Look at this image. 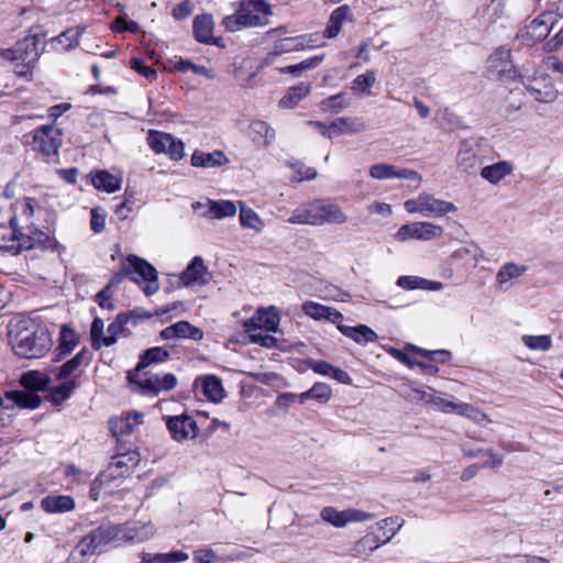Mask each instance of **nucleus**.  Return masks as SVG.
<instances>
[{"instance_id":"obj_1","label":"nucleus","mask_w":563,"mask_h":563,"mask_svg":"<svg viewBox=\"0 0 563 563\" xmlns=\"http://www.w3.org/2000/svg\"><path fill=\"white\" fill-rule=\"evenodd\" d=\"M9 338L13 352L25 358H40L53 346L49 330L37 319L16 320L10 327Z\"/></svg>"},{"instance_id":"obj_2","label":"nucleus","mask_w":563,"mask_h":563,"mask_svg":"<svg viewBox=\"0 0 563 563\" xmlns=\"http://www.w3.org/2000/svg\"><path fill=\"white\" fill-rule=\"evenodd\" d=\"M153 534V528L147 525L140 526L135 533H131L128 528L118 526H101L85 536L76 547L67 563H77L76 553L81 556L92 555L101 551L110 543L120 544L124 540L144 541Z\"/></svg>"},{"instance_id":"obj_3","label":"nucleus","mask_w":563,"mask_h":563,"mask_svg":"<svg viewBox=\"0 0 563 563\" xmlns=\"http://www.w3.org/2000/svg\"><path fill=\"white\" fill-rule=\"evenodd\" d=\"M234 12L222 19V26L228 32L243 29L261 27L268 24L272 7L266 0H241L233 3Z\"/></svg>"},{"instance_id":"obj_4","label":"nucleus","mask_w":563,"mask_h":563,"mask_svg":"<svg viewBox=\"0 0 563 563\" xmlns=\"http://www.w3.org/2000/svg\"><path fill=\"white\" fill-rule=\"evenodd\" d=\"M142 285V290L146 296H152L159 289L158 274L156 268L144 258L136 255H128L121 265V269L109 280L107 287L119 286L124 278Z\"/></svg>"},{"instance_id":"obj_5","label":"nucleus","mask_w":563,"mask_h":563,"mask_svg":"<svg viewBox=\"0 0 563 563\" xmlns=\"http://www.w3.org/2000/svg\"><path fill=\"white\" fill-rule=\"evenodd\" d=\"M36 202L34 199L24 198L13 206L14 214L10 219L12 233L9 238L2 236L0 250L18 254L23 249L31 247L29 239L22 233L23 229H31Z\"/></svg>"},{"instance_id":"obj_6","label":"nucleus","mask_w":563,"mask_h":563,"mask_svg":"<svg viewBox=\"0 0 563 563\" xmlns=\"http://www.w3.org/2000/svg\"><path fill=\"white\" fill-rule=\"evenodd\" d=\"M279 324V314L275 307L260 308L256 313L243 322L244 331L252 343L272 349L277 345V339L271 333L276 332Z\"/></svg>"},{"instance_id":"obj_7","label":"nucleus","mask_w":563,"mask_h":563,"mask_svg":"<svg viewBox=\"0 0 563 563\" xmlns=\"http://www.w3.org/2000/svg\"><path fill=\"white\" fill-rule=\"evenodd\" d=\"M1 56L13 63V71L21 77H27L35 66L40 55L36 35L26 36L19 41L13 48L1 49Z\"/></svg>"},{"instance_id":"obj_8","label":"nucleus","mask_w":563,"mask_h":563,"mask_svg":"<svg viewBox=\"0 0 563 563\" xmlns=\"http://www.w3.org/2000/svg\"><path fill=\"white\" fill-rule=\"evenodd\" d=\"M404 207L408 213H419L422 217L440 218L457 210L450 201L437 199L433 195L422 192L417 198L406 200Z\"/></svg>"},{"instance_id":"obj_9","label":"nucleus","mask_w":563,"mask_h":563,"mask_svg":"<svg viewBox=\"0 0 563 563\" xmlns=\"http://www.w3.org/2000/svg\"><path fill=\"white\" fill-rule=\"evenodd\" d=\"M404 523L405 520L398 516L387 517L376 522L375 526L372 527L374 534V544H371L372 540L369 539V537H365L356 543L355 550L358 553L364 552L367 548L369 551L376 550L380 545L388 543L400 530Z\"/></svg>"},{"instance_id":"obj_10","label":"nucleus","mask_w":563,"mask_h":563,"mask_svg":"<svg viewBox=\"0 0 563 563\" xmlns=\"http://www.w3.org/2000/svg\"><path fill=\"white\" fill-rule=\"evenodd\" d=\"M318 41V36L311 34L279 40L267 53L264 63L272 65L279 55L319 47L321 44H319Z\"/></svg>"},{"instance_id":"obj_11","label":"nucleus","mask_w":563,"mask_h":563,"mask_svg":"<svg viewBox=\"0 0 563 563\" xmlns=\"http://www.w3.org/2000/svg\"><path fill=\"white\" fill-rule=\"evenodd\" d=\"M443 233L444 230L441 225L420 221L401 225L394 234V239L398 242H407L409 240L427 242L440 239Z\"/></svg>"},{"instance_id":"obj_12","label":"nucleus","mask_w":563,"mask_h":563,"mask_svg":"<svg viewBox=\"0 0 563 563\" xmlns=\"http://www.w3.org/2000/svg\"><path fill=\"white\" fill-rule=\"evenodd\" d=\"M62 144V132L55 125H43L32 135V148L46 158L56 157Z\"/></svg>"},{"instance_id":"obj_13","label":"nucleus","mask_w":563,"mask_h":563,"mask_svg":"<svg viewBox=\"0 0 563 563\" xmlns=\"http://www.w3.org/2000/svg\"><path fill=\"white\" fill-rule=\"evenodd\" d=\"M147 143L156 154L164 153L175 161L184 157V143L172 134L151 130L147 135Z\"/></svg>"},{"instance_id":"obj_14","label":"nucleus","mask_w":563,"mask_h":563,"mask_svg":"<svg viewBox=\"0 0 563 563\" xmlns=\"http://www.w3.org/2000/svg\"><path fill=\"white\" fill-rule=\"evenodd\" d=\"M128 475L117 470L109 463L99 476L93 481L90 488V497L98 500L101 495H111L119 488Z\"/></svg>"},{"instance_id":"obj_15","label":"nucleus","mask_w":563,"mask_h":563,"mask_svg":"<svg viewBox=\"0 0 563 563\" xmlns=\"http://www.w3.org/2000/svg\"><path fill=\"white\" fill-rule=\"evenodd\" d=\"M166 426L172 438L178 442L194 440L199 434L197 422L186 413L168 417Z\"/></svg>"},{"instance_id":"obj_16","label":"nucleus","mask_w":563,"mask_h":563,"mask_svg":"<svg viewBox=\"0 0 563 563\" xmlns=\"http://www.w3.org/2000/svg\"><path fill=\"white\" fill-rule=\"evenodd\" d=\"M211 273L202 257L195 256L186 269L179 275V285L184 287L205 286L210 283Z\"/></svg>"},{"instance_id":"obj_17","label":"nucleus","mask_w":563,"mask_h":563,"mask_svg":"<svg viewBox=\"0 0 563 563\" xmlns=\"http://www.w3.org/2000/svg\"><path fill=\"white\" fill-rule=\"evenodd\" d=\"M488 70L496 78L510 81L516 77V70L510 60V49L499 47L488 59Z\"/></svg>"},{"instance_id":"obj_18","label":"nucleus","mask_w":563,"mask_h":563,"mask_svg":"<svg viewBox=\"0 0 563 563\" xmlns=\"http://www.w3.org/2000/svg\"><path fill=\"white\" fill-rule=\"evenodd\" d=\"M555 19L552 13H542L533 19L525 29L522 37L527 42L536 43L544 40L551 32Z\"/></svg>"},{"instance_id":"obj_19","label":"nucleus","mask_w":563,"mask_h":563,"mask_svg":"<svg viewBox=\"0 0 563 563\" xmlns=\"http://www.w3.org/2000/svg\"><path fill=\"white\" fill-rule=\"evenodd\" d=\"M369 175L372 178L379 180L399 178L416 180L418 183L421 181V176L417 172L407 168H398L395 165L385 163L372 165L369 168Z\"/></svg>"},{"instance_id":"obj_20","label":"nucleus","mask_w":563,"mask_h":563,"mask_svg":"<svg viewBox=\"0 0 563 563\" xmlns=\"http://www.w3.org/2000/svg\"><path fill=\"white\" fill-rule=\"evenodd\" d=\"M162 340L189 339L192 341H201L203 331L189 323L188 321H178L163 329L159 333Z\"/></svg>"},{"instance_id":"obj_21","label":"nucleus","mask_w":563,"mask_h":563,"mask_svg":"<svg viewBox=\"0 0 563 563\" xmlns=\"http://www.w3.org/2000/svg\"><path fill=\"white\" fill-rule=\"evenodd\" d=\"M288 222L291 224L321 227L318 199L307 201L298 206L291 212Z\"/></svg>"},{"instance_id":"obj_22","label":"nucleus","mask_w":563,"mask_h":563,"mask_svg":"<svg viewBox=\"0 0 563 563\" xmlns=\"http://www.w3.org/2000/svg\"><path fill=\"white\" fill-rule=\"evenodd\" d=\"M528 272V266L515 262L504 263L497 271L495 283L500 289H509Z\"/></svg>"},{"instance_id":"obj_23","label":"nucleus","mask_w":563,"mask_h":563,"mask_svg":"<svg viewBox=\"0 0 563 563\" xmlns=\"http://www.w3.org/2000/svg\"><path fill=\"white\" fill-rule=\"evenodd\" d=\"M318 201L321 227L327 223L342 225L349 221V216L335 201L331 199H318Z\"/></svg>"},{"instance_id":"obj_24","label":"nucleus","mask_w":563,"mask_h":563,"mask_svg":"<svg viewBox=\"0 0 563 563\" xmlns=\"http://www.w3.org/2000/svg\"><path fill=\"white\" fill-rule=\"evenodd\" d=\"M481 165L478 150L474 144L463 143L456 154V167L460 172L474 174Z\"/></svg>"},{"instance_id":"obj_25","label":"nucleus","mask_w":563,"mask_h":563,"mask_svg":"<svg viewBox=\"0 0 563 563\" xmlns=\"http://www.w3.org/2000/svg\"><path fill=\"white\" fill-rule=\"evenodd\" d=\"M301 309L306 316L318 321L328 320L339 324L343 319L342 313L338 310L311 300L303 302Z\"/></svg>"},{"instance_id":"obj_26","label":"nucleus","mask_w":563,"mask_h":563,"mask_svg":"<svg viewBox=\"0 0 563 563\" xmlns=\"http://www.w3.org/2000/svg\"><path fill=\"white\" fill-rule=\"evenodd\" d=\"M142 371L143 369H137L135 367L133 371L128 372L126 378L131 390L144 396H157V389L154 388L153 376H147L146 373H143Z\"/></svg>"},{"instance_id":"obj_27","label":"nucleus","mask_w":563,"mask_h":563,"mask_svg":"<svg viewBox=\"0 0 563 563\" xmlns=\"http://www.w3.org/2000/svg\"><path fill=\"white\" fill-rule=\"evenodd\" d=\"M123 177L120 174H111L108 170L91 173V184L97 190L114 194L121 189Z\"/></svg>"},{"instance_id":"obj_28","label":"nucleus","mask_w":563,"mask_h":563,"mask_svg":"<svg viewBox=\"0 0 563 563\" xmlns=\"http://www.w3.org/2000/svg\"><path fill=\"white\" fill-rule=\"evenodd\" d=\"M352 21H353V13H352L351 8L347 4L336 8L330 14L323 36L327 38H333V37L338 36L342 30L343 24L345 22H352Z\"/></svg>"},{"instance_id":"obj_29","label":"nucleus","mask_w":563,"mask_h":563,"mask_svg":"<svg viewBox=\"0 0 563 563\" xmlns=\"http://www.w3.org/2000/svg\"><path fill=\"white\" fill-rule=\"evenodd\" d=\"M515 172V165L510 161H499L481 169L483 179L492 185H498L507 176Z\"/></svg>"},{"instance_id":"obj_30","label":"nucleus","mask_w":563,"mask_h":563,"mask_svg":"<svg viewBox=\"0 0 563 563\" xmlns=\"http://www.w3.org/2000/svg\"><path fill=\"white\" fill-rule=\"evenodd\" d=\"M525 87L537 101L552 102L556 99V90L548 78H543L542 81L534 79L526 82Z\"/></svg>"},{"instance_id":"obj_31","label":"nucleus","mask_w":563,"mask_h":563,"mask_svg":"<svg viewBox=\"0 0 563 563\" xmlns=\"http://www.w3.org/2000/svg\"><path fill=\"white\" fill-rule=\"evenodd\" d=\"M143 413L140 411L126 412L112 423L114 434L125 435L134 432L143 422Z\"/></svg>"},{"instance_id":"obj_32","label":"nucleus","mask_w":563,"mask_h":563,"mask_svg":"<svg viewBox=\"0 0 563 563\" xmlns=\"http://www.w3.org/2000/svg\"><path fill=\"white\" fill-rule=\"evenodd\" d=\"M239 203L232 200H208L205 217L210 219L232 218L236 214Z\"/></svg>"},{"instance_id":"obj_33","label":"nucleus","mask_w":563,"mask_h":563,"mask_svg":"<svg viewBox=\"0 0 563 563\" xmlns=\"http://www.w3.org/2000/svg\"><path fill=\"white\" fill-rule=\"evenodd\" d=\"M338 329L343 335L352 339L357 344L365 345L369 342H375L377 340L376 332L365 324H360L357 327H349L339 323Z\"/></svg>"},{"instance_id":"obj_34","label":"nucleus","mask_w":563,"mask_h":563,"mask_svg":"<svg viewBox=\"0 0 563 563\" xmlns=\"http://www.w3.org/2000/svg\"><path fill=\"white\" fill-rule=\"evenodd\" d=\"M41 507L48 514L68 512L75 508V500L68 495H51L42 499Z\"/></svg>"},{"instance_id":"obj_35","label":"nucleus","mask_w":563,"mask_h":563,"mask_svg":"<svg viewBox=\"0 0 563 563\" xmlns=\"http://www.w3.org/2000/svg\"><path fill=\"white\" fill-rule=\"evenodd\" d=\"M462 451L464 455L471 459L481 456L487 457V460L483 464L484 467H499L504 462L503 456L497 455L492 449H482L471 443H464L462 445Z\"/></svg>"},{"instance_id":"obj_36","label":"nucleus","mask_w":563,"mask_h":563,"mask_svg":"<svg viewBox=\"0 0 563 563\" xmlns=\"http://www.w3.org/2000/svg\"><path fill=\"white\" fill-rule=\"evenodd\" d=\"M190 162L194 167L214 168L224 165L228 158L221 151L211 153L197 151L191 155Z\"/></svg>"},{"instance_id":"obj_37","label":"nucleus","mask_w":563,"mask_h":563,"mask_svg":"<svg viewBox=\"0 0 563 563\" xmlns=\"http://www.w3.org/2000/svg\"><path fill=\"white\" fill-rule=\"evenodd\" d=\"M240 209V224L244 229L253 230L255 233H262L265 229V222L252 208L246 207L242 201H238Z\"/></svg>"},{"instance_id":"obj_38","label":"nucleus","mask_w":563,"mask_h":563,"mask_svg":"<svg viewBox=\"0 0 563 563\" xmlns=\"http://www.w3.org/2000/svg\"><path fill=\"white\" fill-rule=\"evenodd\" d=\"M397 285L407 290L426 289L438 291L443 288V284L437 280H429L419 276H400Z\"/></svg>"},{"instance_id":"obj_39","label":"nucleus","mask_w":563,"mask_h":563,"mask_svg":"<svg viewBox=\"0 0 563 563\" xmlns=\"http://www.w3.org/2000/svg\"><path fill=\"white\" fill-rule=\"evenodd\" d=\"M311 91L310 84H299L289 88L286 95L279 100L278 106L282 109H294L301 100L309 96Z\"/></svg>"},{"instance_id":"obj_40","label":"nucleus","mask_w":563,"mask_h":563,"mask_svg":"<svg viewBox=\"0 0 563 563\" xmlns=\"http://www.w3.org/2000/svg\"><path fill=\"white\" fill-rule=\"evenodd\" d=\"M333 391L329 384L318 382L312 387L298 395V401L305 404L309 399H313L319 404H325L332 398Z\"/></svg>"},{"instance_id":"obj_41","label":"nucleus","mask_w":563,"mask_h":563,"mask_svg":"<svg viewBox=\"0 0 563 563\" xmlns=\"http://www.w3.org/2000/svg\"><path fill=\"white\" fill-rule=\"evenodd\" d=\"M332 133L334 135L351 134L363 132L366 126L364 122L356 118L342 117L331 122Z\"/></svg>"},{"instance_id":"obj_42","label":"nucleus","mask_w":563,"mask_h":563,"mask_svg":"<svg viewBox=\"0 0 563 563\" xmlns=\"http://www.w3.org/2000/svg\"><path fill=\"white\" fill-rule=\"evenodd\" d=\"M214 22L211 15H198L194 20V33L197 41L209 43L212 38Z\"/></svg>"},{"instance_id":"obj_43","label":"nucleus","mask_w":563,"mask_h":563,"mask_svg":"<svg viewBox=\"0 0 563 563\" xmlns=\"http://www.w3.org/2000/svg\"><path fill=\"white\" fill-rule=\"evenodd\" d=\"M203 395L211 401L218 402L224 397L222 382L214 375H207L201 378Z\"/></svg>"},{"instance_id":"obj_44","label":"nucleus","mask_w":563,"mask_h":563,"mask_svg":"<svg viewBox=\"0 0 563 563\" xmlns=\"http://www.w3.org/2000/svg\"><path fill=\"white\" fill-rule=\"evenodd\" d=\"M20 383L25 389L35 393L44 390L49 384V378L38 371H30L21 376Z\"/></svg>"},{"instance_id":"obj_45","label":"nucleus","mask_w":563,"mask_h":563,"mask_svg":"<svg viewBox=\"0 0 563 563\" xmlns=\"http://www.w3.org/2000/svg\"><path fill=\"white\" fill-rule=\"evenodd\" d=\"M5 397L21 408L35 409L41 404L40 396L30 390H11L5 394Z\"/></svg>"},{"instance_id":"obj_46","label":"nucleus","mask_w":563,"mask_h":563,"mask_svg":"<svg viewBox=\"0 0 563 563\" xmlns=\"http://www.w3.org/2000/svg\"><path fill=\"white\" fill-rule=\"evenodd\" d=\"M189 555L184 551H172L168 553H144L142 563H178L185 562Z\"/></svg>"},{"instance_id":"obj_47","label":"nucleus","mask_w":563,"mask_h":563,"mask_svg":"<svg viewBox=\"0 0 563 563\" xmlns=\"http://www.w3.org/2000/svg\"><path fill=\"white\" fill-rule=\"evenodd\" d=\"M324 59V55H316L309 57L298 64L279 68L280 74H291L295 77H299L303 71L311 70L318 67Z\"/></svg>"},{"instance_id":"obj_48","label":"nucleus","mask_w":563,"mask_h":563,"mask_svg":"<svg viewBox=\"0 0 563 563\" xmlns=\"http://www.w3.org/2000/svg\"><path fill=\"white\" fill-rule=\"evenodd\" d=\"M140 454L136 451H129L126 453L118 454L113 456L110 462L117 470L129 475L131 471L139 464Z\"/></svg>"},{"instance_id":"obj_49","label":"nucleus","mask_w":563,"mask_h":563,"mask_svg":"<svg viewBox=\"0 0 563 563\" xmlns=\"http://www.w3.org/2000/svg\"><path fill=\"white\" fill-rule=\"evenodd\" d=\"M169 357V353L167 350L161 346H155L147 349L140 358L139 364L136 365L137 369H144L151 364L163 363L167 361Z\"/></svg>"},{"instance_id":"obj_50","label":"nucleus","mask_w":563,"mask_h":563,"mask_svg":"<svg viewBox=\"0 0 563 563\" xmlns=\"http://www.w3.org/2000/svg\"><path fill=\"white\" fill-rule=\"evenodd\" d=\"M84 362L88 363V353L86 351H80L71 360L56 369V378L58 380L66 379L71 376Z\"/></svg>"},{"instance_id":"obj_51","label":"nucleus","mask_w":563,"mask_h":563,"mask_svg":"<svg viewBox=\"0 0 563 563\" xmlns=\"http://www.w3.org/2000/svg\"><path fill=\"white\" fill-rule=\"evenodd\" d=\"M251 131L255 135V141L265 145L271 144L276 136L275 130L264 121H255L251 124Z\"/></svg>"},{"instance_id":"obj_52","label":"nucleus","mask_w":563,"mask_h":563,"mask_svg":"<svg viewBox=\"0 0 563 563\" xmlns=\"http://www.w3.org/2000/svg\"><path fill=\"white\" fill-rule=\"evenodd\" d=\"M321 519L335 528H344L347 526L346 512L338 510L334 507H324L320 512Z\"/></svg>"},{"instance_id":"obj_53","label":"nucleus","mask_w":563,"mask_h":563,"mask_svg":"<svg viewBox=\"0 0 563 563\" xmlns=\"http://www.w3.org/2000/svg\"><path fill=\"white\" fill-rule=\"evenodd\" d=\"M76 387H77V384H76L75 379H69V380H66V382L59 384L58 386H56L52 389L51 396H49L51 400L56 405L62 404L63 401H65L73 395Z\"/></svg>"},{"instance_id":"obj_54","label":"nucleus","mask_w":563,"mask_h":563,"mask_svg":"<svg viewBox=\"0 0 563 563\" xmlns=\"http://www.w3.org/2000/svg\"><path fill=\"white\" fill-rule=\"evenodd\" d=\"M523 344L532 351L547 352L552 347V338L548 334L542 335H523Z\"/></svg>"},{"instance_id":"obj_55","label":"nucleus","mask_w":563,"mask_h":563,"mask_svg":"<svg viewBox=\"0 0 563 563\" xmlns=\"http://www.w3.org/2000/svg\"><path fill=\"white\" fill-rule=\"evenodd\" d=\"M375 74L374 71L369 70L365 74L356 76L351 84V89L356 95H363L368 92L369 88L375 84Z\"/></svg>"},{"instance_id":"obj_56","label":"nucleus","mask_w":563,"mask_h":563,"mask_svg":"<svg viewBox=\"0 0 563 563\" xmlns=\"http://www.w3.org/2000/svg\"><path fill=\"white\" fill-rule=\"evenodd\" d=\"M320 107L323 111L338 113L349 107L345 93L340 92L321 101Z\"/></svg>"},{"instance_id":"obj_57","label":"nucleus","mask_w":563,"mask_h":563,"mask_svg":"<svg viewBox=\"0 0 563 563\" xmlns=\"http://www.w3.org/2000/svg\"><path fill=\"white\" fill-rule=\"evenodd\" d=\"M84 31L85 26L77 25L63 32L57 37V41L59 44H65V48L67 49L74 48L79 44V38L82 35Z\"/></svg>"},{"instance_id":"obj_58","label":"nucleus","mask_w":563,"mask_h":563,"mask_svg":"<svg viewBox=\"0 0 563 563\" xmlns=\"http://www.w3.org/2000/svg\"><path fill=\"white\" fill-rule=\"evenodd\" d=\"M452 257L455 260H465L472 257L475 265L479 264L484 258V251L476 244L467 245L457 249L453 252Z\"/></svg>"},{"instance_id":"obj_59","label":"nucleus","mask_w":563,"mask_h":563,"mask_svg":"<svg viewBox=\"0 0 563 563\" xmlns=\"http://www.w3.org/2000/svg\"><path fill=\"white\" fill-rule=\"evenodd\" d=\"M125 323V317H117V319L108 327L106 336L102 338V343L104 346H111L117 342V335L123 330Z\"/></svg>"},{"instance_id":"obj_60","label":"nucleus","mask_w":563,"mask_h":563,"mask_svg":"<svg viewBox=\"0 0 563 563\" xmlns=\"http://www.w3.org/2000/svg\"><path fill=\"white\" fill-rule=\"evenodd\" d=\"M78 343V339L76 333L68 328L67 325H63L60 330V342L59 350L62 353H69Z\"/></svg>"},{"instance_id":"obj_61","label":"nucleus","mask_w":563,"mask_h":563,"mask_svg":"<svg viewBox=\"0 0 563 563\" xmlns=\"http://www.w3.org/2000/svg\"><path fill=\"white\" fill-rule=\"evenodd\" d=\"M154 388L157 389V395L162 391H169L177 385V378L174 374L168 373L164 376H153Z\"/></svg>"},{"instance_id":"obj_62","label":"nucleus","mask_w":563,"mask_h":563,"mask_svg":"<svg viewBox=\"0 0 563 563\" xmlns=\"http://www.w3.org/2000/svg\"><path fill=\"white\" fill-rule=\"evenodd\" d=\"M107 212L102 208H93L91 210L90 227L95 233H100L106 228Z\"/></svg>"},{"instance_id":"obj_63","label":"nucleus","mask_w":563,"mask_h":563,"mask_svg":"<svg viewBox=\"0 0 563 563\" xmlns=\"http://www.w3.org/2000/svg\"><path fill=\"white\" fill-rule=\"evenodd\" d=\"M104 323L100 318H95L91 324V339H92V346L96 350H99L100 347L104 346L102 343V338L106 335L103 334Z\"/></svg>"},{"instance_id":"obj_64","label":"nucleus","mask_w":563,"mask_h":563,"mask_svg":"<svg viewBox=\"0 0 563 563\" xmlns=\"http://www.w3.org/2000/svg\"><path fill=\"white\" fill-rule=\"evenodd\" d=\"M196 563H214L218 561L216 552L210 548L198 549L194 552Z\"/></svg>"}]
</instances>
